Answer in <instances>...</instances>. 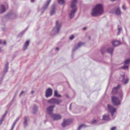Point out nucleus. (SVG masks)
Segmentation results:
<instances>
[{
	"label": "nucleus",
	"mask_w": 130,
	"mask_h": 130,
	"mask_svg": "<svg viewBox=\"0 0 130 130\" xmlns=\"http://www.w3.org/2000/svg\"><path fill=\"white\" fill-rule=\"evenodd\" d=\"M104 12L103 6L102 4H99L96 5L92 9L91 14L95 16L102 14Z\"/></svg>",
	"instance_id": "1"
},
{
	"label": "nucleus",
	"mask_w": 130,
	"mask_h": 130,
	"mask_svg": "<svg viewBox=\"0 0 130 130\" xmlns=\"http://www.w3.org/2000/svg\"><path fill=\"white\" fill-rule=\"evenodd\" d=\"M77 0H73L71 3L70 10L69 14L71 19L73 17L75 13L77 11L76 4Z\"/></svg>",
	"instance_id": "2"
},
{
	"label": "nucleus",
	"mask_w": 130,
	"mask_h": 130,
	"mask_svg": "<svg viewBox=\"0 0 130 130\" xmlns=\"http://www.w3.org/2000/svg\"><path fill=\"white\" fill-rule=\"evenodd\" d=\"M62 100L60 99L52 98L48 100L47 102L51 104H58L62 102Z\"/></svg>",
	"instance_id": "3"
},
{
	"label": "nucleus",
	"mask_w": 130,
	"mask_h": 130,
	"mask_svg": "<svg viewBox=\"0 0 130 130\" xmlns=\"http://www.w3.org/2000/svg\"><path fill=\"white\" fill-rule=\"evenodd\" d=\"M61 26V23H59L58 21H57L56 23L55 26L52 32L54 34L57 33L59 31Z\"/></svg>",
	"instance_id": "4"
},
{
	"label": "nucleus",
	"mask_w": 130,
	"mask_h": 130,
	"mask_svg": "<svg viewBox=\"0 0 130 130\" xmlns=\"http://www.w3.org/2000/svg\"><path fill=\"white\" fill-rule=\"evenodd\" d=\"M107 108L109 111L111 113L112 116L113 118L115 117V116L113 117L114 116V113L116 112V109L109 105H107Z\"/></svg>",
	"instance_id": "5"
},
{
	"label": "nucleus",
	"mask_w": 130,
	"mask_h": 130,
	"mask_svg": "<svg viewBox=\"0 0 130 130\" xmlns=\"http://www.w3.org/2000/svg\"><path fill=\"white\" fill-rule=\"evenodd\" d=\"M112 101L113 104L115 105H119L120 104V102L118 98L115 96L112 97Z\"/></svg>",
	"instance_id": "6"
},
{
	"label": "nucleus",
	"mask_w": 130,
	"mask_h": 130,
	"mask_svg": "<svg viewBox=\"0 0 130 130\" xmlns=\"http://www.w3.org/2000/svg\"><path fill=\"white\" fill-rule=\"evenodd\" d=\"M6 17L9 19H14L18 18V16L17 14L15 13L10 12L7 15Z\"/></svg>",
	"instance_id": "7"
},
{
	"label": "nucleus",
	"mask_w": 130,
	"mask_h": 130,
	"mask_svg": "<svg viewBox=\"0 0 130 130\" xmlns=\"http://www.w3.org/2000/svg\"><path fill=\"white\" fill-rule=\"evenodd\" d=\"M55 106L54 105H52L48 107L46 109V111L47 113L51 115L53 113V110L54 108L55 107Z\"/></svg>",
	"instance_id": "8"
},
{
	"label": "nucleus",
	"mask_w": 130,
	"mask_h": 130,
	"mask_svg": "<svg viewBox=\"0 0 130 130\" xmlns=\"http://www.w3.org/2000/svg\"><path fill=\"white\" fill-rule=\"evenodd\" d=\"M71 120L70 119H64L63 123L62 124V127H64L71 124Z\"/></svg>",
	"instance_id": "9"
},
{
	"label": "nucleus",
	"mask_w": 130,
	"mask_h": 130,
	"mask_svg": "<svg viewBox=\"0 0 130 130\" xmlns=\"http://www.w3.org/2000/svg\"><path fill=\"white\" fill-rule=\"evenodd\" d=\"M54 120H57L60 119L61 118V116L59 114H53L51 116Z\"/></svg>",
	"instance_id": "10"
},
{
	"label": "nucleus",
	"mask_w": 130,
	"mask_h": 130,
	"mask_svg": "<svg viewBox=\"0 0 130 130\" xmlns=\"http://www.w3.org/2000/svg\"><path fill=\"white\" fill-rule=\"evenodd\" d=\"M45 96L48 98L51 96L52 94V90L51 89L49 88L46 91Z\"/></svg>",
	"instance_id": "11"
},
{
	"label": "nucleus",
	"mask_w": 130,
	"mask_h": 130,
	"mask_svg": "<svg viewBox=\"0 0 130 130\" xmlns=\"http://www.w3.org/2000/svg\"><path fill=\"white\" fill-rule=\"evenodd\" d=\"M51 0H47L46 3L43 6V8L42 9V10L43 11V12L47 8L51 2Z\"/></svg>",
	"instance_id": "12"
},
{
	"label": "nucleus",
	"mask_w": 130,
	"mask_h": 130,
	"mask_svg": "<svg viewBox=\"0 0 130 130\" xmlns=\"http://www.w3.org/2000/svg\"><path fill=\"white\" fill-rule=\"evenodd\" d=\"M83 45V43L82 42H79L77 44L75 45L73 48V51H74L75 50L77 49Z\"/></svg>",
	"instance_id": "13"
},
{
	"label": "nucleus",
	"mask_w": 130,
	"mask_h": 130,
	"mask_svg": "<svg viewBox=\"0 0 130 130\" xmlns=\"http://www.w3.org/2000/svg\"><path fill=\"white\" fill-rule=\"evenodd\" d=\"M115 13L117 15H120L121 14V12L119 7H117L115 9Z\"/></svg>",
	"instance_id": "14"
},
{
	"label": "nucleus",
	"mask_w": 130,
	"mask_h": 130,
	"mask_svg": "<svg viewBox=\"0 0 130 130\" xmlns=\"http://www.w3.org/2000/svg\"><path fill=\"white\" fill-rule=\"evenodd\" d=\"M120 87V85H118L116 87H115L113 88L112 91V93L113 94H116L117 93V91L118 90V88Z\"/></svg>",
	"instance_id": "15"
},
{
	"label": "nucleus",
	"mask_w": 130,
	"mask_h": 130,
	"mask_svg": "<svg viewBox=\"0 0 130 130\" xmlns=\"http://www.w3.org/2000/svg\"><path fill=\"white\" fill-rule=\"evenodd\" d=\"M55 12V7L54 5H53L52 6V9L50 12V15H52L54 14Z\"/></svg>",
	"instance_id": "16"
},
{
	"label": "nucleus",
	"mask_w": 130,
	"mask_h": 130,
	"mask_svg": "<svg viewBox=\"0 0 130 130\" xmlns=\"http://www.w3.org/2000/svg\"><path fill=\"white\" fill-rule=\"evenodd\" d=\"M6 10L5 6L3 5H1L0 7V14H2Z\"/></svg>",
	"instance_id": "17"
},
{
	"label": "nucleus",
	"mask_w": 130,
	"mask_h": 130,
	"mask_svg": "<svg viewBox=\"0 0 130 130\" xmlns=\"http://www.w3.org/2000/svg\"><path fill=\"white\" fill-rule=\"evenodd\" d=\"M112 43L114 46H115L119 45L120 44V42L119 41L113 40L112 42Z\"/></svg>",
	"instance_id": "18"
},
{
	"label": "nucleus",
	"mask_w": 130,
	"mask_h": 130,
	"mask_svg": "<svg viewBox=\"0 0 130 130\" xmlns=\"http://www.w3.org/2000/svg\"><path fill=\"white\" fill-rule=\"evenodd\" d=\"M29 40H27L25 43L23 47V50H26L29 45Z\"/></svg>",
	"instance_id": "19"
},
{
	"label": "nucleus",
	"mask_w": 130,
	"mask_h": 130,
	"mask_svg": "<svg viewBox=\"0 0 130 130\" xmlns=\"http://www.w3.org/2000/svg\"><path fill=\"white\" fill-rule=\"evenodd\" d=\"M120 74L121 76L119 79V80L121 82H123L124 79L125 75L124 73L122 72Z\"/></svg>",
	"instance_id": "20"
},
{
	"label": "nucleus",
	"mask_w": 130,
	"mask_h": 130,
	"mask_svg": "<svg viewBox=\"0 0 130 130\" xmlns=\"http://www.w3.org/2000/svg\"><path fill=\"white\" fill-rule=\"evenodd\" d=\"M102 120L106 121H109L110 118L108 115L105 114L103 116Z\"/></svg>",
	"instance_id": "21"
},
{
	"label": "nucleus",
	"mask_w": 130,
	"mask_h": 130,
	"mask_svg": "<svg viewBox=\"0 0 130 130\" xmlns=\"http://www.w3.org/2000/svg\"><path fill=\"white\" fill-rule=\"evenodd\" d=\"M19 117L15 120V121L13 123V124L12 127L11 128V129H10V130H13V129L14 127L16 124L17 122L19 120Z\"/></svg>",
	"instance_id": "22"
},
{
	"label": "nucleus",
	"mask_w": 130,
	"mask_h": 130,
	"mask_svg": "<svg viewBox=\"0 0 130 130\" xmlns=\"http://www.w3.org/2000/svg\"><path fill=\"white\" fill-rule=\"evenodd\" d=\"M54 95L55 96L59 98L61 96V95L58 94L57 91L55 90L54 92Z\"/></svg>",
	"instance_id": "23"
},
{
	"label": "nucleus",
	"mask_w": 130,
	"mask_h": 130,
	"mask_svg": "<svg viewBox=\"0 0 130 130\" xmlns=\"http://www.w3.org/2000/svg\"><path fill=\"white\" fill-rule=\"evenodd\" d=\"M113 51V48L110 47L107 49V51L109 53L112 54Z\"/></svg>",
	"instance_id": "24"
},
{
	"label": "nucleus",
	"mask_w": 130,
	"mask_h": 130,
	"mask_svg": "<svg viewBox=\"0 0 130 130\" xmlns=\"http://www.w3.org/2000/svg\"><path fill=\"white\" fill-rule=\"evenodd\" d=\"M38 107L36 105H34L33 109V113H36L38 109Z\"/></svg>",
	"instance_id": "25"
},
{
	"label": "nucleus",
	"mask_w": 130,
	"mask_h": 130,
	"mask_svg": "<svg viewBox=\"0 0 130 130\" xmlns=\"http://www.w3.org/2000/svg\"><path fill=\"white\" fill-rule=\"evenodd\" d=\"M27 117H25L24 118V124L25 126H26L27 125Z\"/></svg>",
	"instance_id": "26"
},
{
	"label": "nucleus",
	"mask_w": 130,
	"mask_h": 130,
	"mask_svg": "<svg viewBox=\"0 0 130 130\" xmlns=\"http://www.w3.org/2000/svg\"><path fill=\"white\" fill-rule=\"evenodd\" d=\"M8 64L9 63L7 62V64L5 65L4 68V71H5V72H7L8 71Z\"/></svg>",
	"instance_id": "27"
},
{
	"label": "nucleus",
	"mask_w": 130,
	"mask_h": 130,
	"mask_svg": "<svg viewBox=\"0 0 130 130\" xmlns=\"http://www.w3.org/2000/svg\"><path fill=\"white\" fill-rule=\"evenodd\" d=\"M130 63V59H128L125 60L124 62V63L125 64L129 65V64Z\"/></svg>",
	"instance_id": "28"
},
{
	"label": "nucleus",
	"mask_w": 130,
	"mask_h": 130,
	"mask_svg": "<svg viewBox=\"0 0 130 130\" xmlns=\"http://www.w3.org/2000/svg\"><path fill=\"white\" fill-rule=\"evenodd\" d=\"M58 3L60 4H62L65 2L64 0H58Z\"/></svg>",
	"instance_id": "29"
},
{
	"label": "nucleus",
	"mask_w": 130,
	"mask_h": 130,
	"mask_svg": "<svg viewBox=\"0 0 130 130\" xmlns=\"http://www.w3.org/2000/svg\"><path fill=\"white\" fill-rule=\"evenodd\" d=\"M129 65L124 64V66L122 67L121 68L124 69H127L128 68Z\"/></svg>",
	"instance_id": "30"
},
{
	"label": "nucleus",
	"mask_w": 130,
	"mask_h": 130,
	"mask_svg": "<svg viewBox=\"0 0 130 130\" xmlns=\"http://www.w3.org/2000/svg\"><path fill=\"white\" fill-rule=\"evenodd\" d=\"M129 79L128 78H126L125 80V81L123 82V84L125 85L128 82Z\"/></svg>",
	"instance_id": "31"
},
{
	"label": "nucleus",
	"mask_w": 130,
	"mask_h": 130,
	"mask_svg": "<svg viewBox=\"0 0 130 130\" xmlns=\"http://www.w3.org/2000/svg\"><path fill=\"white\" fill-rule=\"evenodd\" d=\"M84 125L83 124L81 125L78 128V130H80L81 128H84Z\"/></svg>",
	"instance_id": "32"
},
{
	"label": "nucleus",
	"mask_w": 130,
	"mask_h": 130,
	"mask_svg": "<svg viewBox=\"0 0 130 130\" xmlns=\"http://www.w3.org/2000/svg\"><path fill=\"white\" fill-rule=\"evenodd\" d=\"M118 32L117 33V34L118 35L119 34L120 31L122 30V27H120V28H119L118 29Z\"/></svg>",
	"instance_id": "33"
},
{
	"label": "nucleus",
	"mask_w": 130,
	"mask_h": 130,
	"mask_svg": "<svg viewBox=\"0 0 130 130\" xmlns=\"http://www.w3.org/2000/svg\"><path fill=\"white\" fill-rule=\"evenodd\" d=\"M74 37V35H72L70 37L69 39H70L72 40L73 39Z\"/></svg>",
	"instance_id": "34"
},
{
	"label": "nucleus",
	"mask_w": 130,
	"mask_h": 130,
	"mask_svg": "<svg viewBox=\"0 0 130 130\" xmlns=\"http://www.w3.org/2000/svg\"><path fill=\"white\" fill-rule=\"evenodd\" d=\"M97 122V121L96 120H93L92 122V124H94Z\"/></svg>",
	"instance_id": "35"
},
{
	"label": "nucleus",
	"mask_w": 130,
	"mask_h": 130,
	"mask_svg": "<svg viewBox=\"0 0 130 130\" xmlns=\"http://www.w3.org/2000/svg\"><path fill=\"white\" fill-rule=\"evenodd\" d=\"M24 93V91H22L21 93H20V96L22 94H23Z\"/></svg>",
	"instance_id": "36"
},
{
	"label": "nucleus",
	"mask_w": 130,
	"mask_h": 130,
	"mask_svg": "<svg viewBox=\"0 0 130 130\" xmlns=\"http://www.w3.org/2000/svg\"><path fill=\"white\" fill-rule=\"evenodd\" d=\"M116 127H112L111 129V130H114L116 129Z\"/></svg>",
	"instance_id": "37"
},
{
	"label": "nucleus",
	"mask_w": 130,
	"mask_h": 130,
	"mask_svg": "<svg viewBox=\"0 0 130 130\" xmlns=\"http://www.w3.org/2000/svg\"><path fill=\"white\" fill-rule=\"evenodd\" d=\"M4 118H4L3 117H2L1 118L0 120L2 121H3L4 120Z\"/></svg>",
	"instance_id": "38"
},
{
	"label": "nucleus",
	"mask_w": 130,
	"mask_h": 130,
	"mask_svg": "<svg viewBox=\"0 0 130 130\" xmlns=\"http://www.w3.org/2000/svg\"><path fill=\"white\" fill-rule=\"evenodd\" d=\"M4 45H6V42L5 41H4L3 42V43Z\"/></svg>",
	"instance_id": "39"
},
{
	"label": "nucleus",
	"mask_w": 130,
	"mask_h": 130,
	"mask_svg": "<svg viewBox=\"0 0 130 130\" xmlns=\"http://www.w3.org/2000/svg\"><path fill=\"white\" fill-rule=\"evenodd\" d=\"M122 9L124 10H125L126 9L125 7L124 6H122Z\"/></svg>",
	"instance_id": "40"
},
{
	"label": "nucleus",
	"mask_w": 130,
	"mask_h": 130,
	"mask_svg": "<svg viewBox=\"0 0 130 130\" xmlns=\"http://www.w3.org/2000/svg\"><path fill=\"white\" fill-rule=\"evenodd\" d=\"M120 96L121 97H122V92L121 91V93H120Z\"/></svg>",
	"instance_id": "41"
},
{
	"label": "nucleus",
	"mask_w": 130,
	"mask_h": 130,
	"mask_svg": "<svg viewBox=\"0 0 130 130\" xmlns=\"http://www.w3.org/2000/svg\"><path fill=\"white\" fill-rule=\"evenodd\" d=\"M6 114H4V115H3V116H2V117L4 118H5V117H6Z\"/></svg>",
	"instance_id": "42"
},
{
	"label": "nucleus",
	"mask_w": 130,
	"mask_h": 130,
	"mask_svg": "<svg viewBox=\"0 0 130 130\" xmlns=\"http://www.w3.org/2000/svg\"><path fill=\"white\" fill-rule=\"evenodd\" d=\"M3 122L1 120H0V125L2 124Z\"/></svg>",
	"instance_id": "43"
},
{
	"label": "nucleus",
	"mask_w": 130,
	"mask_h": 130,
	"mask_svg": "<svg viewBox=\"0 0 130 130\" xmlns=\"http://www.w3.org/2000/svg\"><path fill=\"white\" fill-rule=\"evenodd\" d=\"M34 93V91H32L31 92V94H33V93Z\"/></svg>",
	"instance_id": "44"
},
{
	"label": "nucleus",
	"mask_w": 130,
	"mask_h": 130,
	"mask_svg": "<svg viewBox=\"0 0 130 130\" xmlns=\"http://www.w3.org/2000/svg\"><path fill=\"white\" fill-rule=\"evenodd\" d=\"M7 112H8V111H6L5 112V114H6V115H7Z\"/></svg>",
	"instance_id": "45"
},
{
	"label": "nucleus",
	"mask_w": 130,
	"mask_h": 130,
	"mask_svg": "<svg viewBox=\"0 0 130 130\" xmlns=\"http://www.w3.org/2000/svg\"><path fill=\"white\" fill-rule=\"evenodd\" d=\"M71 104L70 105V110H71Z\"/></svg>",
	"instance_id": "46"
},
{
	"label": "nucleus",
	"mask_w": 130,
	"mask_h": 130,
	"mask_svg": "<svg viewBox=\"0 0 130 130\" xmlns=\"http://www.w3.org/2000/svg\"><path fill=\"white\" fill-rule=\"evenodd\" d=\"M83 29L84 30H86V27H84V28H83Z\"/></svg>",
	"instance_id": "47"
},
{
	"label": "nucleus",
	"mask_w": 130,
	"mask_h": 130,
	"mask_svg": "<svg viewBox=\"0 0 130 130\" xmlns=\"http://www.w3.org/2000/svg\"><path fill=\"white\" fill-rule=\"evenodd\" d=\"M35 0H31V2H34Z\"/></svg>",
	"instance_id": "48"
},
{
	"label": "nucleus",
	"mask_w": 130,
	"mask_h": 130,
	"mask_svg": "<svg viewBox=\"0 0 130 130\" xmlns=\"http://www.w3.org/2000/svg\"><path fill=\"white\" fill-rule=\"evenodd\" d=\"M2 42L1 41V40H0V44H2Z\"/></svg>",
	"instance_id": "49"
},
{
	"label": "nucleus",
	"mask_w": 130,
	"mask_h": 130,
	"mask_svg": "<svg viewBox=\"0 0 130 130\" xmlns=\"http://www.w3.org/2000/svg\"><path fill=\"white\" fill-rule=\"evenodd\" d=\"M2 49H1V48L0 47V52H1L2 51Z\"/></svg>",
	"instance_id": "50"
},
{
	"label": "nucleus",
	"mask_w": 130,
	"mask_h": 130,
	"mask_svg": "<svg viewBox=\"0 0 130 130\" xmlns=\"http://www.w3.org/2000/svg\"><path fill=\"white\" fill-rule=\"evenodd\" d=\"M56 49L57 50H59V48L58 47H57L56 48Z\"/></svg>",
	"instance_id": "51"
},
{
	"label": "nucleus",
	"mask_w": 130,
	"mask_h": 130,
	"mask_svg": "<svg viewBox=\"0 0 130 130\" xmlns=\"http://www.w3.org/2000/svg\"><path fill=\"white\" fill-rule=\"evenodd\" d=\"M101 53L102 54H103L104 53H103L102 51H101Z\"/></svg>",
	"instance_id": "52"
},
{
	"label": "nucleus",
	"mask_w": 130,
	"mask_h": 130,
	"mask_svg": "<svg viewBox=\"0 0 130 130\" xmlns=\"http://www.w3.org/2000/svg\"><path fill=\"white\" fill-rule=\"evenodd\" d=\"M89 38H90V37H89Z\"/></svg>",
	"instance_id": "53"
},
{
	"label": "nucleus",
	"mask_w": 130,
	"mask_h": 130,
	"mask_svg": "<svg viewBox=\"0 0 130 130\" xmlns=\"http://www.w3.org/2000/svg\"><path fill=\"white\" fill-rule=\"evenodd\" d=\"M27 28H28V27H27V28H26V29H27Z\"/></svg>",
	"instance_id": "54"
}]
</instances>
